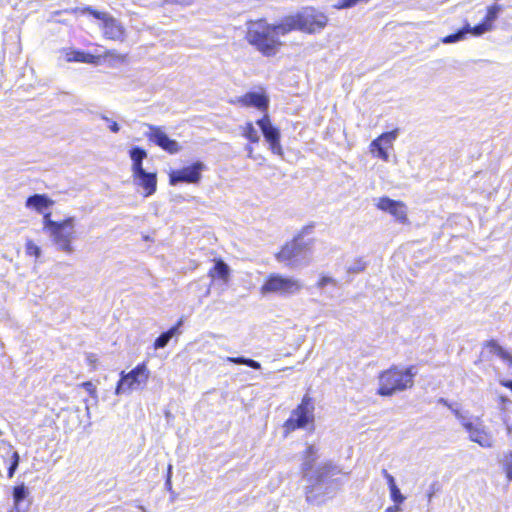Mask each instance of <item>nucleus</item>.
Returning a JSON list of instances; mask_svg holds the SVG:
<instances>
[{
    "label": "nucleus",
    "instance_id": "nucleus-39",
    "mask_svg": "<svg viewBox=\"0 0 512 512\" xmlns=\"http://www.w3.org/2000/svg\"><path fill=\"white\" fill-rule=\"evenodd\" d=\"M383 477L386 479L387 481V484H388V487H389V490L392 488V487H395L397 486L396 485V482H395V479L394 477L386 470V469H383L381 471Z\"/></svg>",
    "mask_w": 512,
    "mask_h": 512
},
{
    "label": "nucleus",
    "instance_id": "nucleus-40",
    "mask_svg": "<svg viewBox=\"0 0 512 512\" xmlns=\"http://www.w3.org/2000/svg\"><path fill=\"white\" fill-rule=\"evenodd\" d=\"M365 269V264L361 261L356 262L353 266L348 268V272L359 273Z\"/></svg>",
    "mask_w": 512,
    "mask_h": 512
},
{
    "label": "nucleus",
    "instance_id": "nucleus-4",
    "mask_svg": "<svg viewBox=\"0 0 512 512\" xmlns=\"http://www.w3.org/2000/svg\"><path fill=\"white\" fill-rule=\"evenodd\" d=\"M415 372L413 367L400 369L393 366L379 375L378 394L392 396L393 394L411 388L414 383Z\"/></svg>",
    "mask_w": 512,
    "mask_h": 512
},
{
    "label": "nucleus",
    "instance_id": "nucleus-50",
    "mask_svg": "<svg viewBox=\"0 0 512 512\" xmlns=\"http://www.w3.org/2000/svg\"><path fill=\"white\" fill-rule=\"evenodd\" d=\"M393 142L394 141H390V142H386V141H383V146L387 149V148H391L392 145H393Z\"/></svg>",
    "mask_w": 512,
    "mask_h": 512
},
{
    "label": "nucleus",
    "instance_id": "nucleus-11",
    "mask_svg": "<svg viewBox=\"0 0 512 512\" xmlns=\"http://www.w3.org/2000/svg\"><path fill=\"white\" fill-rule=\"evenodd\" d=\"M276 257L279 262L294 267L306 258V248L301 241L295 239L284 245Z\"/></svg>",
    "mask_w": 512,
    "mask_h": 512
},
{
    "label": "nucleus",
    "instance_id": "nucleus-20",
    "mask_svg": "<svg viewBox=\"0 0 512 512\" xmlns=\"http://www.w3.org/2000/svg\"><path fill=\"white\" fill-rule=\"evenodd\" d=\"M129 154L132 160L133 176L145 171L144 168L142 167V161L147 157V152L140 147H134L130 150Z\"/></svg>",
    "mask_w": 512,
    "mask_h": 512
},
{
    "label": "nucleus",
    "instance_id": "nucleus-32",
    "mask_svg": "<svg viewBox=\"0 0 512 512\" xmlns=\"http://www.w3.org/2000/svg\"><path fill=\"white\" fill-rule=\"evenodd\" d=\"M465 36H466V33L463 28L454 34L443 37L441 39V42L444 44H452V43H456L460 40H463L465 38Z\"/></svg>",
    "mask_w": 512,
    "mask_h": 512
},
{
    "label": "nucleus",
    "instance_id": "nucleus-51",
    "mask_svg": "<svg viewBox=\"0 0 512 512\" xmlns=\"http://www.w3.org/2000/svg\"><path fill=\"white\" fill-rule=\"evenodd\" d=\"M138 508L140 509L141 512H147L146 508L142 505H139Z\"/></svg>",
    "mask_w": 512,
    "mask_h": 512
},
{
    "label": "nucleus",
    "instance_id": "nucleus-18",
    "mask_svg": "<svg viewBox=\"0 0 512 512\" xmlns=\"http://www.w3.org/2000/svg\"><path fill=\"white\" fill-rule=\"evenodd\" d=\"M54 204V201L51 200L45 194H34L27 198L25 206L27 208L33 209L40 214H46L45 210L50 208Z\"/></svg>",
    "mask_w": 512,
    "mask_h": 512
},
{
    "label": "nucleus",
    "instance_id": "nucleus-16",
    "mask_svg": "<svg viewBox=\"0 0 512 512\" xmlns=\"http://www.w3.org/2000/svg\"><path fill=\"white\" fill-rule=\"evenodd\" d=\"M399 135V130L394 129L390 132L382 133L379 137L374 139L370 144L371 153H376V156L385 162L389 161V154L386 148L383 146V141L390 142L395 141Z\"/></svg>",
    "mask_w": 512,
    "mask_h": 512
},
{
    "label": "nucleus",
    "instance_id": "nucleus-2",
    "mask_svg": "<svg viewBox=\"0 0 512 512\" xmlns=\"http://www.w3.org/2000/svg\"><path fill=\"white\" fill-rule=\"evenodd\" d=\"M279 35H282L280 24L271 26L260 20L249 25L247 39L262 54L272 56L280 46Z\"/></svg>",
    "mask_w": 512,
    "mask_h": 512
},
{
    "label": "nucleus",
    "instance_id": "nucleus-28",
    "mask_svg": "<svg viewBox=\"0 0 512 512\" xmlns=\"http://www.w3.org/2000/svg\"><path fill=\"white\" fill-rule=\"evenodd\" d=\"M29 494L28 488L25 484H20L15 486L13 489V499L16 506L20 505L21 501H23Z\"/></svg>",
    "mask_w": 512,
    "mask_h": 512
},
{
    "label": "nucleus",
    "instance_id": "nucleus-10",
    "mask_svg": "<svg viewBox=\"0 0 512 512\" xmlns=\"http://www.w3.org/2000/svg\"><path fill=\"white\" fill-rule=\"evenodd\" d=\"M206 169L204 163L197 161L190 166L174 170L169 174V182L171 185L178 183L197 184L201 180V173Z\"/></svg>",
    "mask_w": 512,
    "mask_h": 512
},
{
    "label": "nucleus",
    "instance_id": "nucleus-19",
    "mask_svg": "<svg viewBox=\"0 0 512 512\" xmlns=\"http://www.w3.org/2000/svg\"><path fill=\"white\" fill-rule=\"evenodd\" d=\"M238 102L243 106H254L258 109H267L268 99L257 92H249L238 99Z\"/></svg>",
    "mask_w": 512,
    "mask_h": 512
},
{
    "label": "nucleus",
    "instance_id": "nucleus-27",
    "mask_svg": "<svg viewBox=\"0 0 512 512\" xmlns=\"http://www.w3.org/2000/svg\"><path fill=\"white\" fill-rule=\"evenodd\" d=\"M502 11V6L498 4L491 5L487 8V13L484 21L493 28L494 21L498 18L500 12Z\"/></svg>",
    "mask_w": 512,
    "mask_h": 512
},
{
    "label": "nucleus",
    "instance_id": "nucleus-9",
    "mask_svg": "<svg viewBox=\"0 0 512 512\" xmlns=\"http://www.w3.org/2000/svg\"><path fill=\"white\" fill-rule=\"evenodd\" d=\"M148 377L149 371L145 364L137 365L127 374L122 372L115 390L116 395L140 388L142 385L146 384Z\"/></svg>",
    "mask_w": 512,
    "mask_h": 512
},
{
    "label": "nucleus",
    "instance_id": "nucleus-36",
    "mask_svg": "<svg viewBox=\"0 0 512 512\" xmlns=\"http://www.w3.org/2000/svg\"><path fill=\"white\" fill-rule=\"evenodd\" d=\"M503 466L506 472V476L509 480H512V452L507 454L503 461Z\"/></svg>",
    "mask_w": 512,
    "mask_h": 512
},
{
    "label": "nucleus",
    "instance_id": "nucleus-44",
    "mask_svg": "<svg viewBox=\"0 0 512 512\" xmlns=\"http://www.w3.org/2000/svg\"><path fill=\"white\" fill-rule=\"evenodd\" d=\"M499 400L501 402V408L502 409H506L507 405H512V402L509 399H507L506 397H504V396H500Z\"/></svg>",
    "mask_w": 512,
    "mask_h": 512
},
{
    "label": "nucleus",
    "instance_id": "nucleus-6",
    "mask_svg": "<svg viewBox=\"0 0 512 512\" xmlns=\"http://www.w3.org/2000/svg\"><path fill=\"white\" fill-rule=\"evenodd\" d=\"M314 422V404L312 399L305 395L301 403L295 408L284 423V430L288 434L296 429L306 428Z\"/></svg>",
    "mask_w": 512,
    "mask_h": 512
},
{
    "label": "nucleus",
    "instance_id": "nucleus-14",
    "mask_svg": "<svg viewBox=\"0 0 512 512\" xmlns=\"http://www.w3.org/2000/svg\"><path fill=\"white\" fill-rule=\"evenodd\" d=\"M376 206L378 209L391 214L400 223L407 222V207L403 202L381 197L377 199Z\"/></svg>",
    "mask_w": 512,
    "mask_h": 512
},
{
    "label": "nucleus",
    "instance_id": "nucleus-47",
    "mask_svg": "<svg viewBox=\"0 0 512 512\" xmlns=\"http://www.w3.org/2000/svg\"><path fill=\"white\" fill-rule=\"evenodd\" d=\"M386 512H401V508L398 505H394L392 507H389Z\"/></svg>",
    "mask_w": 512,
    "mask_h": 512
},
{
    "label": "nucleus",
    "instance_id": "nucleus-31",
    "mask_svg": "<svg viewBox=\"0 0 512 512\" xmlns=\"http://www.w3.org/2000/svg\"><path fill=\"white\" fill-rule=\"evenodd\" d=\"M452 412L454 413L455 417L461 423V425L463 426V428L465 430H468V429L472 428V424L474 422H472L466 414H464L458 408L453 409Z\"/></svg>",
    "mask_w": 512,
    "mask_h": 512
},
{
    "label": "nucleus",
    "instance_id": "nucleus-38",
    "mask_svg": "<svg viewBox=\"0 0 512 512\" xmlns=\"http://www.w3.org/2000/svg\"><path fill=\"white\" fill-rule=\"evenodd\" d=\"M101 119L107 122L108 128L111 132L118 133L120 131V126L116 121L111 120L105 115H101Z\"/></svg>",
    "mask_w": 512,
    "mask_h": 512
},
{
    "label": "nucleus",
    "instance_id": "nucleus-30",
    "mask_svg": "<svg viewBox=\"0 0 512 512\" xmlns=\"http://www.w3.org/2000/svg\"><path fill=\"white\" fill-rule=\"evenodd\" d=\"M243 136L253 143H257L260 139L257 130L251 122L246 123L243 127Z\"/></svg>",
    "mask_w": 512,
    "mask_h": 512
},
{
    "label": "nucleus",
    "instance_id": "nucleus-41",
    "mask_svg": "<svg viewBox=\"0 0 512 512\" xmlns=\"http://www.w3.org/2000/svg\"><path fill=\"white\" fill-rule=\"evenodd\" d=\"M328 284H336L335 280L331 277L324 276L318 282V287L323 288Z\"/></svg>",
    "mask_w": 512,
    "mask_h": 512
},
{
    "label": "nucleus",
    "instance_id": "nucleus-8",
    "mask_svg": "<svg viewBox=\"0 0 512 512\" xmlns=\"http://www.w3.org/2000/svg\"><path fill=\"white\" fill-rule=\"evenodd\" d=\"M316 454L317 448L314 445L308 446L305 460L302 465V471L304 477L308 478L310 481L315 480L316 484H320L324 481L326 476L335 474L336 467L331 463H324L315 472L312 471L313 462L316 460Z\"/></svg>",
    "mask_w": 512,
    "mask_h": 512
},
{
    "label": "nucleus",
    "instance_id": "nucleus-3",
    "mask_svg": "<svg viewBox=\"0 0 512 512\" xmlns=\"http://www.w3.org/2000/svg\"><path fill=\"white\" fill-rule=\"evenodd\" d=\"M327 22L328 18L324 13L312 7H306L295 15L285 17L280 23V29L282 35L292 30L316 33L324 29Z\"/></svg>",
    "mask_w": 512,
    "mask_h": 512
},
{
    "label": "nucleus",
    "instance_id": "nucleus-26",
    "mask_svg": "<svg viewBox=\"0 0 512 512\" xmlns=\"http://www.w3.org/2000/svg\"><path fill=\"white\" fill-rule=\"evenodd\" d=\"M463 28L466 34L471 33L474 36H481L484 33L489 32L493 29L485 21L474 27H471L470 24H466Z\"/></svg>",
    "mask_w": 512,
    "mask_h": 512
},
{
    "label": "nucleus",
    "instance_id": "nucleus-37",
    "mask_svg": "<svg viewBox=\"0 0 512 512\" xmlns=\"http://www.w3.org/2000/svg\"><path fill=\"white\" fill-rule=\"evenodd\" d=\"M106 58H112L116 61H119V62H125L126 60V55L125 54H121L119 52H117L116 50H108L105 52V55H104Z\"/></svg>",
    "mask_w": 512,
    "mask_h": 512
},
{
    "label": "nucleus",
    "instance_id": "nucleus-22",
    "mask_svg": "<svg viewBox=\"0 0 512 512\" xmlns=\"http://www.w3.org/2000/svg\"><path fill=\"white\" fill-rule=\"evenodd\" d=\"M66 60L68 62H81L94 64L97 62V57L82 51L71 50L66 53Z\"/></svg>",
    "mask_w": 512,
    "mask_h": 512
},
{
    "label": "nucleus",
    "instance_id": "nucleus-1",
    "mask_svg": "<svg viewBox=\"0 0 512 512\" xmlns=\"http://www.w3.org/2000/svg\"><path fill=\"white\" fill-rule=\"evenodd\" d=\"M43 230L50 237L58 251L72 254L75 249L72 245L76 239L75 218L68 217L61 221L51 219V213L43 216Z\"/></svg>",
    "mask_w": 512,
    "mask_h": 512
},
{
    "label": "nucleus",
    "instance_id": "nucleus-52",
    "mask_svg": "<svg viewBox=\"0 0 512 512\" xmlns=\"http://www.w3.org/2000/svg\"><path fill=\"white\" fill-rule=\"evenodd\" d=\"M88 360L90 361V363L94 362V360L92 359V356H88Z\"/></svg>",
    "mask_w": 512,
    "mask_h": 512
},
{
    "label": "nucleus",
    "instance_id": "nucleus-53",
    "mask_svg": "<svg viewBox=\"0 0 512 512\" xmlns=\"http://www.w3.org/2000/svg\"><path fill=\"white\" fill-rule=\"evenodd\" d=\"M2 435V431L0 430V436Z\"/></svg>",
    "mask_w": 512,
    "mask_h": 512
},
{
    "label": "nucleus",
    "instance_id": "nucleus-15",
    "mask_svg": "<svg viewBox=\"0 0 512 512\" xmlns=\"http://www.w3.org/2000/svg\"><path fill=\"white\" fill-rule=\"evenodd\" d=\"M469 434V439L483 448H491L494 445V438L490 431L485 427L481 421L472 424V428L466 430Z\"/></svg>",
    "mask_w": 512,
    "mask_h": 512
},
{
    "label": "nucleus",
    "instance_id": "nucleus-45",
    "mask_svg": "<svg viewBox=\"0 0 512 512\" xmlns=\"http://www.w3.org/2000/svg\"><path fill=\"white\" fill-rule=\"evenodd\" d=\"M504 422L507 428V432L510 434L512 433V421L510 417H505Z\"/></svg>",
    "mask_w": 512,
    "mask_h": 512
},
{
    "label": "nucleus",
    "instance_id": "nucleus-7",
    "mask_svg": "<svg viewBox=\"0 0 512 512\" xmlns=\"http://www.w3.org/2000/svg\"><path fill=\"white\" fill-rule=\"evenodd\" d=\"M83 12L89 13L96 19L100 20V27L103 36L109 40L124 42L127 37L126 29L123 24L109 13L97 11L91 7H87Z\"/></svg>",
    "mask_w": 512,
    "mask_h": 512
},
{
    "label": "nucleus",
    "instance_id": "nucleus-46",
    "mask_svg": "<svg viewBox=\"0 0 512 512\" xmlns=\"http://www.w3.org/2000/svg\"><path fill=\"white\" fill-rule=\"evenodd\" d=\"M500 384L512 390V380H501Z\"/></svg>",
    "mask_w": 512,
    "mask_h": 512
},
{
    "label": "nucleus",
    "instance_id": "nucleus-35",
    "mask_svg": "<svg viewBox=\"0 0 512 512\" xmlns=\"http://www.w3.org/2000/svg\"><path fill=\"white\" fill-rule=\"evenodd\" d=\"M390 496L393 502L398 506L405 500V497L401 494L400 489L397 486L390 489Z\"/></svg>",
    "mask_w": 512,
    "mask_h": 512
},
{
    "label": "nucleus",
    "instance_id": "nucleus-33",
    "mask_svg": "<svg viewBox=\"0 0 512 512\" xmlns=\"http://www.w3.org/2000/svg\"><path fill=\"white\" fill-rule=\"evenodd\" d=\"M26 254L29 256H34L36 259L41 256V248L36 245L32 240H28L25 245Z\"/></svg>",
    "mask_w": 512,
    "mask_h": 512
},
{
    "label": "nucleus",
    "instance_id": "nucleus-23",
    "mask_svg": "<svg viewBox=\"0 0 512 512\" xmlns=\"http://www.w3.org/2000/svg\"><path fill=\"white\" fill-rule=\"evenodd\" d=\"M230 269L228 265L222 261H216L214 267L209 271V276L211 278H219L224 283H226L229 279Z\"/></svg>",
    "mask_w": 512,
    "mask_h": 512
},
{
    "label": "nucleus",
    "instance_id": "nucleus-42",
    "mask_svg": "<svg viewBox=\"0 0 512 512\" xmlns=\"http://www.w3.org/2000/svg\"><path fill=\"white\" fill-rule=\"evenodd\" d=\"M171 474H172V466L169 465L168 467V473H167V479H166V482H165V486L168 490H171L172 489V484H171Z\"/></svg>",
    "mask_w": 512,
    "mask_h": 512
},
{
    "label": "nucleus",
    "instance_id": "nucleus-5",
    "mask_svg": "<svg viewBox=\"0 0 512 512\" xmlns=\"http://www.w3.org/2000/svg\"><path fill=\"white\" fill-rule=\"evenodd\" d=\"M302 288L303 284L299 279L272 273L264 281L260 293L263 296L274 294L280 297H289L299 293Z\"/></svg>",
    "mask_w": 512,
    "mask_h": 512
},
{
    "label": "nucleus",
    "instance_id": "nucleus-48",
    "mask_svg": "<svg viewBox=\"0 0 512 512\" xmlns=\"http://www.w3.org/2000/svg\"><path fill=\"white\" fill-rule=\"evenodd\" d=\"M439 402H440V403H442V404H444L445 406H447V407H448L449 409H451L452 411H453V409H455V408L453 407V405L449 404V403L447 402V400H445L444 398H440V399H439Z\"/></svg>",
    "mask_w": 512,
    "mask_h": 512
},
{
    "label": "nucleus",
    "instance_id": "nucleus-24",
    "mask_svg": "<svg viewBox=\"0 0 512 512\" xmlns=\"http://www.w3.org/2000/svg\"><path fill=\"white\" fill-rule=\"evenodd\" d=\"M487 347L490 349L492 353L496 354L501 359L506 361L509 366H512V354L506 351L503 347H501L496 341L490 340L487 343Z\"/></svg>",
    "mask_w": 512,
    "mask_h": 512
},
{
    "label": "nucleus",
    "instance_id": "nucleus-21",
    "mask_svg": "<svg viewBox=\"0 0 512 512\" xmlns=\"http://www.w3.org/2000/svg\"><path fill=\"white\" fill-rule=\"evenodd\" d=\"M181 325L182 320H180L175 326L171 327L168 331L163 332L159 337H157L154 342V348L157 350L166 347L174 336L180 334L179 328Z\"/></svg>",
    "mask_w": 512,
    "mask_h": 512
},
{
    "label": "nucleus",
    "instance_id": "nucleus-17",
    "mask_svg": "<svg viewBox=\"0 0 512 512\" xmlns=\"http://www.w3.org/2000/svg\"><path fill=\"white\" fill-rule=\"evenodd\" d=\"M136 185L144 189V196L149 197L155 193L157 188V177L155 173L143 171L133 176Z\"/></svg>",
    "mask_w": 512,
    "mask_h": 512
},
{
    "label": "nucleus",
    "instance_id": "nucleus-12",
    "mask_svg": "<svg viewBox=\"0 0 512 512\" xmlns=\"http://www.w3.org/2000/svg\"><path fill=\"white\" fill-rule=\"evenodd\" d=\"M148 132L145 133L147 139L170 154H176L181 150V146L176 140L170 139L165 131L158 126L147 124Z\"/></svg>",
    "mask_w": 512,
    "mask_h": 512
},
{
    "label": "nucleus",
    "instance_id": "nucleus-25",
    "mask_svg": "<svg viewBox=\"0 0 512 512\" xmlns=\"http://www.w3.org/2000/svg\"><path fill=\"white\" fill-rule=\"evenodd\" d=\"M487 347L490 349L492 353L496 354L501 359L506 361L509 366H512V354L506 351L503 347H501L496 341L490 340L487 343Z\"/></svg>",
    "mask_w": 512,
    "mask_h": 512
},
{
    "label": "nucleus",
    "instance_id": "nucleus-29",
    "mask_svg": "<svg viewBox=\"0 0 512 512\" xmlns=\"http://www.w3.org/2000/svg\"><path fill=\"white\" fill-rule=\"evenodd\" d=\"M228 362L234 363V364H243L247 365L253 369H260L261 364L253 359L245 358V357H227L226 359Z\"/></svg>",
    "mask_w": 512,
    "mask_h": 512
},
{
    "label": "nucleus",
    "instance_id": "nucleus-13",
    "mask_svg": "<svg viewBox=\"0 0 512 512\" xmlns=\"http://www.w3.org/2000/svg\"><path fill=\"white\" fill-rule=\"evenodd\" d=\"M256 124L260 127L264 138L269 143L271 151L276 155L282 156L283 150L280 144V132L271 124L268 115L257 120Z\"/></svg>",
    "mask_w": 512,
    "mask_h": 512
},
{
    "label": "nucleus",
    "instance_id": "nucleus-34",
    "mask_svg": "<svg viewBox=\"0 0 512 512\" xmlns=\"http://www.w3.org/2000/svg\"><path fill=\"white\" fill-rule=\"evenodd\" d=\"M20 456L17 451H14L11 456V464L8 468V477L12 478L19 466Z\"/></svg>",
    "mask_w": 512,
    "mask_h": 512
},
{
    "label": "nucleus",
    "instance_id": "nucleus-49",
    "mask_svg": "<svg viewBox=\"0 0 512 512\" xmlns=\"http://www.w3.org/2000/svg\"><path fill=\"white\" fill-rule=\"evenodd\" d=\"M245 149L248 152V157L252 158L253 148L250 145H247Z\"/></svg>",
    "mask_w": 512,
    "mask_h": 512
},
{
    "label": "nucleus",
    "instance_id": "nucleus-43",
    "mask_svg": "<svg viewBox=\"0 0 512 512\" xmlns=\"http://www.w3.org/2000/svg\"><path fill=\"white\" fill-rule=\"evenodd\" d=\"M82 386L88 391L91 395L95 393V387L91 382H84Z\"/></svg>",
    "mask_w": 512,
    "mask_h": 512
}]
</instances>
